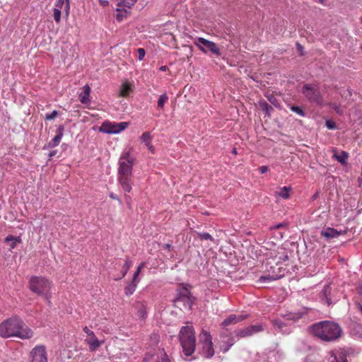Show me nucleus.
Masks as SVG:
<instances>
[{
    "instance_id": "f257e3e1",
    "label": "nucleus",
    "mask_w": 362,
    "mask_h": 362,
    "mask_svg": "<svg viewBox=\"0 0 362 362\" xmlns=\"http://www.w3.org/2000/svg\"><path fill=\"white\" fill-rule=\"evenodd\" d=\"M33 335V331L18 317H10L0 324V336L3 338L17 337L28 339Z\"/></svg>"
},
{
    "instance_id": "f03ea898",
    "label": "nucleus",
    "mask_w": 362,
    "mask_h": 362,
    "mask_svg": "<svg viewBox=\"0 0 362 362\" xmlns=\"http://www.w3.org/2000/svg\"><path fill=\"white\" fill-rule=\"evenodd\" d=\"M135 158L130 151L122 152L119 160L117 180L122 189L129 193L132 189V168Z\"/></svg>"
},
{
    "instance_id": "7ed1b4c3",
    "label": "nucleus",
    "mask_w": 362,
    "mask_h": 362,
    "mask_svg": "<svg viewBox=\"0 0 362 362\" xmlns=\"http://www.w3.org/2000/svg\"><path fill=\"white\" fill-rule=\"evenodd\" d=\"M311 332L315 337L325 341H332L341 337L342 329L335 322L322 321L316 323L310 327Z\"/></svg>"
},
{
    "instance_id": "20e7f679",
    "label": "nucleus",
    "mask_w": 362,
    "mask_h": 362,
    "mask_svg": "<svg viewBox=\"0 0 362 362\" xmlns=\"http://www.w3.org/2000/svg\"><path fill=\"white\" fill-rule=\"evenodd\" d=\"M179 339L185 355L192 356L196 349V338L193 327H182L179 333Z\"/></svg>"
},
{
    "instance_id": "39448f33",
    "label": "nucleus",
    "mask_w": 362,
    "mask_h": 362,
    "mask_svg": "<svg viewBox=\"0 0 362 362\" xmlns=\"http://www.w3.org/2000/svg\"><path fill=\"white\" fill-rule=\"evenodd\" d=\"M302 93L310 103L317 105L323 104V96L317 85L313 83L304 84L302 88Z\"/></svg>"
},
{
    "instance_id": "423d86ee",
    "label": "nucleus",
    "mask_w": 362,
    "mask_h": 362,
    "mask_svg": "<svg viewBox=\"0 0 362 362\" xmlns=\"http://www.w3.org/2000/svg\"><path fill=\"white\" fill-rule=\"evenodd\" d=\"M199 337V344L202 346L201 354L206 358H212L215 352L210 333L204 330Z\"/></svg>"
},
{
    "instance_id": "0eeeda50",
    "label": "nucleus",
    "mask_w": 362,
    "mask_h": 362,
    "mask_svg": "<svg viewBox=\"0 0 362 362\" xmlns=\"http://www.w3.org/2000/svg\"><path fill=\"white\" fill-rule=\"evenodd\" d=\"M52 283L45 277L33 276L30 280V289L37 294H45L49 291Z\"/></svg>"
},
{
    "instance_id": "6e6552de",
    "label": "nucleus",
    "mask_w": 362,
    "mask_h": 362,
    "mask_svg": "<svg viewBox=\"0 0 362 362\" xmlns=\"http://www.w3.org/2000/svg\"><path fill=\"white\" fill-rule=\"evenodd\" d=\"M193 42L194 45H196L198 49L204 54H207L210 52L216 57H220L221 55L219 47L212 41L208 40L204 37H197Z\"/></svg>"
},
{
    "instance_id": "1a4fd4ad",
    "label": "nucleus",
    "mask_w": 362,
    "mask_h": 362,
    "mask_svg": "<svg viewBox=\"0 0 362 362\" xmlns=\"http://www.w3.org/2000/svg\"><path fill=\"white\" fill-rule=\"evenodd\" d=\"M127 126L128 123L127 122L116 123L105 121L100 127L99 131L107 134H118L124 130Z\"/></svg>"
},
{
    "instance_id": "9d476101",
    "label": "nucleus",
    "mask_w": 362,
    "mask_h": 362,
    "mask_svg": "<svg viewBox=\"0 0 362 362\" xmlns=\"http://www.w3.org/2000/svg\"><path fill=\"white\" fill-rule=\"evenodd\" d=\"M263 327L261 324L251 325L236 331V336L239 338L247 337L255 333L263 331Z\"/></svg>"
},
{
    "instance_id": "9b49d317",
    "label": "nucleus",
    "mask_w": 362,
    "mask_h": 362,
    "mask_svg": "<svg viewBox=\"0 0 362 362\" xmlns=\"http://www.w3.org/2000/svg\"><path fill=\"white\" fill-rule=\"evenodd\" d=\"M30 362H47V352L44 346H37L30 352Z\"/></svg>"
},
{
    "instance_id": "f8f14e48",
    "label": "nucleus",
    "mask_w": 362,
    "mask_h": 362,
    "mask_svg": "<svg viewBox=\"0 0 362 362\" xmlns=\"http://www.w3.org/2000/svg\"><path fill=\"white\" fill-rule=\"evenodd\" d=\"M195 300L194 296H177L173 301L176 307L182 303L184 308L190 309Z\"/></svg>"
},
{
    "instance_id": "ddd939ff",
    "label": "nucleus",
    "mask_w": 362,
    "mask_h": 362,
    "mask_svg": "<svg viewBox=\"0 0 362 362\" xmlns=\"http://www.w3.org/2000/svg\"><path fill=\"white\" fill-rule=\"evenodd\" d=\"M145 262H141L137 267L136 272L134 274L133 279L132 283L127 287V293H133L135 290V288L136 286L137 283L139 282L138 276L142 269V268L144 267Z\"/></svg>"
},
{
    "instance_id": "4468645a",
    "label": "nucleus",
    "mask_w": 362,
    "mask_h": 362,
    "mask_svg": "<svg viewBox=\"0 0 362 362\" xmlns=\"http://www.w3.org/2000/svg\"><path fill=\"white\" fill-rule=\"evenodd\" d=\"M247 317V315H230L228 316L222 322V327H226L230 325V324H235L237 322H241Z\"/></svg>"
},
{
    "instance_id": "2eb2a0df",
    "label": "nucleus",
    "mask_w": 362,
    "mask_h": 362,
    "mask_svg": "<svg viewBox=\"0 0 362 362\" xmlns=\"http://www.w3.org/2000/svg\"><path fill=\"white\" fill-rule=\"evenodd\" d=\"M332 158L339 162L341 165H346L349 158V153L346 151H341L339 154L337 149L334 148L332 149Z\"/></svg>"
},
{
    "instance_id": "dca6fc26",
    "label": "nucleus",
    "mask_w": 362,
    "mask_h": 362,
    "mask_svg": "<svg viewBox=\"0 0 362 362\" xmlns=\"http://www.w3.org/2000/svg\"><path fill=\"white\" fill-rule=\"evenodd\" d=\"M340 232L332 228H327L321 231V235L327 239L337 238L340 235Z\"/></svg>"
},
{
    "instance_id": "f3484780",
    "label": "nucleus",
    "mask_w": 362,
    "mask_h": 362,
    "mask_svg": "<svg viewBox=\"0 0 362 362\" xmlns=\"http://www.w3.org/2000/svg\"><path fill=\"white\" fill-rule=\"evenodd\" d=\"M83 90L79 95V99L81 103L88 104L90 103V88L86 85L83 88Z\"/></svg>"
},
{
    "instance_id": "a211bd4d",
    "label": "nucleus",
    "mask_w": 362,
    "mask_h": 362,
    "mask_svg": "<svg viewBox=\"0 0 362 362\" xmlns=\"http://www.w3.org/2000/svg\"><path fill=\"white\" fill-rule=\"evenodd\" d=\"M63 136V127L60 126L57 130V135L49 143V147H55L59 145Z\"/></svg>"
},
{
    "instance_id": "6ab92c4d",
    "label": "nucleus",
    "mask_w": 362,
    "mask_h": 362,
    "mask_svg": "<svg viewBox=\"0 0 362 362\" xmlns=\"http://www.w3.org/2000/svg\"><path fill=\"white\" fill-rule=\"evenodd\" d=\"M88 344L89 345V349L91 351H95L98 349L103 343V341H100L95 334L91 336L88 339H86Z\"/></svg>"
},
{
    "instance_id": "aec40b11",
    "label": "nucleus",
    "mask_w": 362,
    "mask_h": 362,
    "mask_svg": "<svg viewBox=\"0 0 362 362\" xmlns=\"http://www.w3.org/2000/svg\"><path fill=\"white\" fill-rule=\"evenodd\" d=\"M132 91V87L129 83L124 82L120 86L119 95L120 97H127Z\"/></svg>"
},
{
    "instance_id": "412c9836",
    "label": "nucleus",
    "mask_w": 362,
    "mask_h": 362,
    "mask_svg": "<svg viewBox=\"0 0 362 362\" xmlns=\"http://www.w3.org/2000/svg\"><path fill=\"white\" fill-rule=\"evenodd\" d=\"M5 242L11 243L9 245L10 250H13L16 247L17 243L21 242V239L20 237H15L11 235H9L5 238Z\"/></svg>"
},
{
    "instance_id": "4be33fe9",
    "label": "nucleus",
    "mask_w": 362,
    "mask_h": 362,
    "mask_svg": "<svg viewBox=\"0 0 362 362\" xmlns=\"http://www.w3.org/2000/svg\"><path fill=\"white\" fill-rule=\"evenodd\" d=\"M291 187H280L279 190L276 192V194L284 199H287L290 197V192L291 191Z\"/></svg>"
},
{
    "instance_id": "5701e85b",
    "label": "nucleus",
    "mask_w": 362,
    "mask_h": 362,
    "mask_svg": "<svg viewBox=\"0 0 362 362\" xmlns=\"http://www.w3.org/2000/svg\"><path fill=\"white\" fill-rule=\"evenodd\" d=\"M272 323L276 328H277L279 330L280 332H282V333L286 332V331L284 330V327H287V325H286V323H285L280 319H278V318L274 319L272 320Z\"/></svg>"
},
{
    "instance_id": "b1692460",
    "label": "nucleus",
    "mask_w": 362,
    "mask_h": 362,
    "mask_svg": "<svg viewBox=\"0 0 362 362\" xmlns=\"http://www.w3.org/2000/svg\"><path fill=\"white\" fill-rule=\"evenodd\" d=\"M234 344V338L230 337L226 341H223V345H221V349L223 353H226Z\"/></svg>"
},
{
    "instance_id": "393cba45",
    "label": "nucleus",
    "mask_w": 362,
    "mask_h": 362,
    "mask_svg": "<svg viewBox=\"0 0 362 362\" xmlns=\"http://www.w3.org/2000/svg\"><path fill=\"white\" fill-rule=\"evenodd\" d=\"M303 315H305L304 313H290L285 315H283L284 317L286 318L288 320H292L293 322L298 321L299 319L302 318Z\"/></svg>"
},
{
    "instance_id": "a878e982",
    "label": "nucleus",
    "mask_w": 362,
    "mask_h": 362,
    "mask_svg": "<svg viewBox=\"0 0 362 362\" xmlns=\"http://www.w3.org/2000/svg\"><path fill=\"white\" fill-rule=\"evenodd\" d=\"M137 315L142 320H145V319L146 318L147 310L146 306L144 303H141L140 305V307L138 308Z\"/></svg>"
},
{
    "instance_id": "bb28decb",
    "label": "nucleus",
    "mask_w": 362,
    "mask_h": 362,
    "mask_svg": "<svg viewBox=\"0 0 362 362\" xmlns=\"http://www.w3.org/2000/svg\"><path fill=\"white\" fill-rule=\"evenodd\" d=\"M137 0H119L117 6L119 7L131 8L135 4Z\"/></svg>"
},
{
    "instance_id": "cd10ccee",
    "label": "nucleus",
    "mask_w": 362,
    "mask_h": 362,
    "mask_svg": "<svg viewBox=\"0 0 362 362\" xmlns=\"http://www.w3.org/2000/svg\"><path fill=\"white\" fill-rule=\"evenodd\" d=\"M283 276H284V274H272V275L268 274L266 276H262L259 278V281L260 282H264V281H265V280H276V279H280Z\"/></svg>"
},
{
    "instance_id": "c85d7f7f",
    "label": "nucleus",
    "mask_w": 362,
    "mask_h": 362,
    "mask_svg": "<svg viewBox=\"0 0 362 362\" xmlns=\"http://www.w3.org/2000/svg\"><path fill=\"white\" fill-rule=\"evenodd\" d=\"M168 100V97L166 93H163V95H160L158 100V108L162 109Z\"/></svg>"
},
{
    "instance_id": "c756f323",
    "label": "nucleus",
    "mask_w": 362,
    "mask_h": 362,
    "mask_svg": "<svg viewBox=\"0 0 362 362\" xmlns=\"http://www.w3.org/2000/svg\"><path fill=\"white\" fill-rule=\"evenodd\" d=\"M64 4H66L65 7L68 13L69 10V0H57L55 6L56 8H62Z\"/></svg>"
},
{
    "instance_id": "7c9ffc66",
    "label": "nucleus",
    "mask_w": 362,
    "mask_h": 362,
    "mask_svg": "<svg viewBox=\"0 0 362 362\" xmlns=\"http://www.w3.org/2000/svg\"><path fill=\"white\" fill-rule=\"evenodd\" d=\"M132 267V262L129 259H127L125 260V262L122 267V276L120 278H122L124 277L126 274L127 273L128 270L130 269V267Z\"/></svg>"
},
{
    "instance_id": "2f4dec72",
    "label": "nucleus",
    "mask_w": 362,
    "mask_h": 362,
    "mask_svg": "<svg viewBox=\"0 0 362 362\" xmlns=\"http://www.w3.org/2000/svg\"><path fill=\"white\" fill-rule=\"evenodd\" d=\"M290 109L292 112H295L296 114L304 117L305 115V113L304 110L298 106L296 105H290Z\"/></svg>"
},
{
    "instance_id": "473e14b6",
    "label": "nucleus",
    "mask_w": 362,
    "mask_h": 362,
    "mask_svg": "<svg viewBox=\"0 0 362 362\" xmlns=\"http://www.w3.org/2000/svg\"><path fill=\"white\" fill-rule=\"evenodd\" d=\"M330 362H348V361H347V359L345 358V356L343 354H340L339 357L336 355L331 356Z\"/></svg>"
},
{
    "instance_id": "72a5a7b5",
    "label": "nucleus",
    "mask_w": 362,
    "mask_h": 362,
    "mask_svg": "<svg viewBox=\"0 0 362 362\" xmlns=\"http://www.w3.org/2000/svg\"><path fill=\"white\" fill-rule=\"evenodd\" d=\"M141 140L142 142L145 143V144L149 143L151 141V136L150 132H146L143 133V134L141 136Z\"/></svg>"
},
{
    "instance_id": "f704fd0d",
    "label": "nucleus",
    "mask_w": 362,
    "mask_h": 362,
    "mask_svg": "<svg viewBox=\"0 0 362 362\" xmlns=\"http://www.w3.org/2000/svg\"><path fill=\"white\" fill-rule=\"evenodd\" d=\"M61 15H62L61 8H54L53 16H54V21L57 23H59L60 22V21H61Z\"/></svg>"
},
{
    "instance_id": "c9c22d12",
    "label": "nucleus",
    "mask_w": 362,
    "mask_h": 362,
    "mask_svg": "<svg viewBox=\"0 0 362 362\" xmlns=\"http://www.w3.org/2000/svg\"><path fill=\"white\" fill-rule=\"evenodd\" d=\"M330 107L335 110V112L339 115H342L344 113L343 109L341 108L340 105L336 103L330 104Z\"/></svg>"
},
{
    "instance_id": "e433bc0d",
    "label": "nucleus",
    "mask_w": 362,
    "mask_h": 362,
    "mask_svg": "<svg viewBox=\"0 0 362 362\" xmlns=\"http://www.w3.org/2000/svg\"><path fill=\"white\" fill-rule=\"evenodd\" d=\"M156 362H170L166 353L163 352L158 357V360Z\"/></svg>"
},
{
    "instance_id": "4c0bfd02",
    "label": "nucleus",
    "mask_w": 362,
    "mask_h": 362,
    "mask_svg": "<svg viewBox=\"0 0 362 362\" xmlns=\"http://www.w3.org/2000/svg\"><path fill=\"white\" fill-rule=\"evenodd\" d=\"M59 115V112L57 110L52 111L50 114H47L45 115V119L47 120H52L57 117Z\"/></svg>"
},
{
    "instance_id": "58836bf2",
    "label": "nucleus",
    "mask_w": 362,
    "mask_h": 362,
    "mask_svg": "<svg viewBox=\"0 0 362 362\" xmlns=\"http://www.w3.org/2000/svg\"><path fill=\"white\" fill-rule=\"evenodd\" d=\"M199 238L202 240H214V238H212V236L209 233H199Z\"/></svg>"
},
{
    "instance_id": "ea45409f",
    "label": "nucleus",
    "mask_w": 362,
    "mask_h": 362,
    "mask_svg": "<svg viewBox=\"0 0 362 362\" xmlns=\"http://www.w3.org/2000/svg\"><path fill=\"white\" fill-rule=\"evenodd\" d=\"M137 52H138V59L139 61H142L145 57V54H146V52L144 50V49L143 48H139L137 49Z\"/></svg>"
},
{
    "instance_id": "a19ab883",
    "label": "nucleus",
    "mask_w": 362,
    "mask_h": 362,
    "mask_svg": "<svg viewBox=\"0 0 362 362\" xmlns=\"http://www.w3.org/2000/svg\"><path fill=\"white\" fill-rule=\"evenodd\" d=\"M325 125L329 129H335L337 128L336 124L332 120H327Z\"/></svg>"
},
{
    "instance_id": "79ce46f5",
    "label": "nucleus",
    "mask_w": 362,
    "mask_h": 362,
    "mask_svg": "<svg viewBox=\"0 0 362 362\" xmlns=\"http://www.w3.org/2000/svg\"><path fill=\"white\" fill-rule=\"evenodd\" d=\"M259 170L261 174L266 173L269 170V168L266 165H262L259 168Z\"/></svg>"
},
{
    "instance_id": "37998d69",
    "label": "nucleus",
    "mask_w": 362,
    "mask_h": 362,
    "mask_svg": "<svg viewBox=\"0 0 362 362\" xmlns=\"http://www.w3.org/2000/svg\"><path fill=\"white\" fill-rule=\"evenodd\" d=\"M83 331L86 333V334L90 337L91 336H93L94 333L93 331H91L90 329H89L87 327H85L83 328Z\"/></svg>"
},
{
    "instance_id": "c03bdc74",
    "label": "nucleus",
    "mask_w": 362,
    "mask_h": 362,
    "mask_svg": "<svg viewBox=\"0 0 362 362\" xmlns=\"http://www.w3.org/2000/svg\"><path fill=\"white\" fill-rule=\"evenodd\" d=\"M322 301L326 303L328 305L331 304L330 299L327 297V296H323L322 298Z\"/></svg>"
},
{
    "instance_id": "a18cd8bd",
    "label": "nucleus",
    "mask_w": 362,
    "mask_h": 362,
    "mask_svg": "<svg viewBox=\"0 0 362 362\" xmlns=\"http://www.w3.org/2000/svg\"><path fill=\"white\" fill-rule=\"evenodd\" d=\"M146 146V147L148 148V149L151 151V152H153V150H154V148H153V146L151 144V141L145 144Z\"/></svg>"
},
{
    "instance_id": "49530a36",
    "label": "nucleus",
    "mask_w": 362,
    "mask_h": 362,
    "mask_svg": "<svg viewBox=\"0 0 362 362\" xmlns=\"http://www.w3.org/2000/svg\"><path fill=\"white\" fill-rule=\"evenodd\" d=\"M264 107H263V109L265 110L267 112H269V110H272V107L266 103L264 104Z\"/></svg>"
},
{
    "instance_id": "de8ad7c7",
    "label": "nucleus",
    "mask_w": 362,
    "mask_h": 362,
    "mask_svg": "<svg viewBox=\"0 0 362 362\" xmlns=\"http://www.w3.org/2000/svg\"><path fill=\"white\" fill-rule=\"evenodd\" d=\"M110 197L111 199H116V200H117L119 202H120V200H119V199L118 198L117 195V194H114V193H112H112H110Z\"/></svg>"
},
{
    "instance_id": "09e8293b",
    "label": "nucleus",
    "mask_w": 362,
    "mask_h": 362,
    "mask_svg": "<svg viewBox=\"0 0 362 362\" xmlns=\"http://www.w3.org/2000/svg\"><path fill=\"white\" fill-rule=\"evenodd\" d=\"M329 285L325 286V288H324V294H326L327 292H329V293L331 292V291L329 290Z\"/></svg>"
},
{
    "instance_id": "8fccbe9b",
    "label": "nucleus",
    "mask_w": 362,
    "mask_h": 362,
    "mask_svg": "<svg viewBox=\"0 0 362 362\" xmlns=\"http://www.w3.org/2000/svg\"><path fill=\"white\" fill-rule=\"evenodd\" d=\"M356 306L358 307V308L360 310V311L362 313V304L361 303L357 302L356 303Z\"/></svg>"
},
{
    "instance_id": "3c124183",
    "label": "nucleus",
    "mask_w": 362,
    "mask_h": 362,
    "mask_svg": "<svg viewBox=\"0 0 362 362\" xmlns=\"http://www.w3.org/2000/svg\"><path fill=\"white\" fill-rule=\"evenodd\" d=\"M160 71H165L168 69L167 66H162L159 68Z\"/></svg>"
},
{
    "instance_id": "603ef678",
    "label": "nucleus",
    "mask_w": 362,
    "mask_h": 362,
    "mask_svg": "<svg viewBox=\"0 0 362 362\" xmlns=\"http://www.w3.org/2000/svg\"><path fill=\"white\" fill-rule=\"evenodd\" d=\"M358 288L360 292H362V278L360 279L359 284H358Z\"/></svg>"
},
{
    "instance_id": "864d4df0",
    "label": "nucleus",
    "mask_w": 362,
    "mask_h": 362,
    "mask_svg": "<svg viewBox=\"0 0 362 362\" xmlns=\"http://www.w3.org/2000/svg\"><path fill=\"white\" fill-rule=\"evenodd\" d=\"M170 247H171V245L170 244H165L164 246H163V248L165 249V250H170Z\"/></svg>"
},
{
    "instance_id": "5fc2aeb1",
    "label": "nucleus",
    "mask_w": 362,
    "mask_h": 362,
    "mask_svg": "<svg viewBox=\"0 0 362 362\" xmlns=\"http://www.w3.org/2000/svg\"><path fill=\"white\" fill-rule=\"evenodd\" d=\"M182 288L187 293L189 292L188 290V286H182Z\"/></svg>"
},
{
    "instance_id": "6e6d98bb",
    "label": "nucleus",
    "mask_w": 362,
    "mask_h": 362,
    "mask_svg": "<svg viewBox=\"0 0 362 362\" xmlns=\"http://www.w3.org/2000/svg\"><path fill=\"white\" fill-rule=\"evenodd\" d=\"M117 19L119 21L122 20V16H120L119 13L117 15Z\"/></svg>"
},
{
    "instance_id": "4d7b16f0",
    "label": "nucleus",
    "mask_w": 362,
    "mask_h": 362,
    "mask_svg": "<svg viewBox=\"0 0 362 362\" xmlns=\"http://www.w3.org/2000/svg\"><path fill=\"white\" fill-rule=\"evenodd\" d=\"M297 46H298V50H301L303 49V47L299 43H297Z\"/></svg>"
},
{
    "instance_id": "13d9d810",
    "label": "nucleus",
    "mask_w": 362,
    "mask_h": 362,
    "mask_svg": "<svg viewBox=\"0 0 362 362\" xmlns=\"http://www.w3.org/2000/svg\"><path fill=\"white\" fill-rule=\"evenodd\" d=\"M101 4L103 5V6H105L107 4V1H101Z\"/></svg>"
},
{
    "instance_id": "bf43d9fd",
    "label": "nucleus",
    "mask_w": 362,
    "mask_h": 362,
    "mask_svg": "<svg viewBox=\"0 0 362 362\" xmlns=\"http://www.w3.org/2000/svg\"><path fill=\"white\" fill-rule=\"evenodd\" d=\"M232 152H233V154L236 155V154H237V149H236L235 148H234L233 149V151H232Z\"/></svg>"
},
{
    "instance_id": "052dcab7",
    "label": "nucleus",
    "mask_w": 362,
    "mask_h": 362,
    "mask_svg": "<svg viewBox=\"0 0 362 362\" xmlns=\"http://www.w3.org/2000/svg\"><path fill=\"white\" fill-rule=\"evenodd\" d=\"M55 155V151H52L49 153V157H52L53 156Z\"/></svg>"
},
{
    "instance_id": "680f3d73",
    "label": "nucleus",
    "mask_w": 362,
    "mask_h": 362,
    "mask_svg": "<svg viewBox=\"0 0 362 362\" xmlns=\"http://www.w3.org/2000/svg\"><path fill=\"white\" fill-rule=\"evenodd\" d=\"M179 305L181 306V305H182V303L179 304ZM179 308H180V309H182V307H179Z\"/></svg>"
},
{
    "instance_id": "e2e57ef3",
    "label": "nucleus",
    "mask_w": 362,
    "mask_h": 362,
    "mask_svg": "<svg viewBox=\"0 0 362 362\" xmlns=\"http://www.w3.org/2000/svg\"><path fill=\"white\" fill-rule=\"evenodd\" d=\"M180 294L184 295V294H186V293L180 292Z\"/></svg>"
},
{
    "instance_id": "0e129e2a",
    "label": "nucleus",
    "mask_w": 362,
    "mask_h": 362,
    "mask_svg": "<svg viewBox=\"0 0 362 362\" xmlns=\"http://www.w3.org/2000/svg\"><path fill=\"white\" fill-rule=\"evenodd\" d=\"M320 1L321 2H322V1H323V0H320Z\"/></svg>"
},
{
    "instance_id": "69168bd1",
    "label": "nucleus",
    "mask_w": 362,
    "mask_h": 362,
    "mask_svg": "<svg viewBox=\"0 0 362 362\" xmlns=\"http://www.w3.org/2000/svg\"><path fill=\"white\" fill-rule=\"evenodd\" d=\"M361 23H362V18H361Z\"/></svg>"
}]
</instances>
